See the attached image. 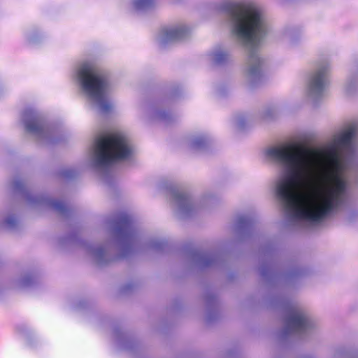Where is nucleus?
Returning a JSON list of instances; mask_svg holds the SVG:
<instances>
[{"label": "nucleus", "instance_id": "nucleus-1", "mask_svg": "<svg viewBox=\"0 0 358 358\" xmlns=\"http://www.w3.org/2000/svg\"><path fill=\"white\" fill-rule=\"evenodd\" d=\"M357 131L358 122H353L325 147L334 171L320 181L315 180L323 161L318 149L288 141L264 150V159L280 171L274 187L288 225L296 228L317 225L347 205L350 195L343 173L356 158Z\"/></svg>", "mask_w": 358, "mask_h": 358}, {"label": "nucleus", "instance_id": "nucleus-2", "mask_svg": "<svg viewBox=\"0 0 358 358\" xmlns=\"http://www.w3.org/2000/svg\"><path fill=\"white\" fill-rule=\"evenodd\" d=\"M217 13L227 17L236 38L248 53L245 82L253 88L266 80L264 61L257 48L267 32V22L262 9L247 1H220Z\"/></svg>", "mask_w": 358, "mask_h": 358}, {"label": "nucleus", "instance_id": "nucleus-3", "mask_svg": "<svg viewBox=\"0 0 358 358\" xmlns=\"http://www.w3.org/2000/svg\"><path fill=\"white\" fill-rule=\"evenodd\" d=\"M134 155V144L126 133L120 130L101 131L89 147L87 161L101 180L112 186L117 180V165L131 163Z\"/></svg>", "mask_w": 358, "mask_h": 358}, {"label": "nucleus", "instance_id": "nucleus-4", "mask_svg": "<svg viewBox=\"0 0 358 358\" xmlns=\"http://www.w3.org/2000/svg\"><path fill=\"white\" fill-rule=\"evenodd\" d=\"M71 77L80 94L101 113L113 108L109 97L112 81L110 72L92 57L83 58L72 67Z\"/></svg>", "mask_w": 358, "mask_h": 358}, {"label": "nucleus", "instance_id": "nucleus-5", "mask_svg": "<svg viewBox=\"0 0 358 358\" xmlns=\"http://www.w3.org/2000/svg\"><path fill=\"white\" fill-rule=\"evenodd\" d=\"M110 230L113 236V245L119 252L117 258L127 257L144 249L161 251L166 245L164 239L144 241L133 218L125 213L117 215L110 221Z\"/></svg>", "mask_w": 358, "mask_h": 358}, {"label": "nucleus", "instance_id": "nucleus-6", "mask_svg": "<svg viewBox=\"0 0 358 358\" xmlns=\"http://www.w3.org/2000/svg\"><path fill=\"white\" fill-rule=\"evenodd\" d=\"M20 122L24 131L41 145H52L64 139L60 127L48 122L44 115L33 107L24 109Z\"/></svg>", "mask_w": 358, "mask_h": 358}, {"label": "nucleus", "instance_id": "nucleus-7", "mask_svg": "<svg viewBox=\"0 0 358 358\" xmlns=\"http://www.w3.org/2000/svg\"><path fill=\"white\" fill-rule=\"evenodd\" d=\"M169 198L174 210L181 217L194 215L210 206L214 200L208 194L194 199L186 189L176 185L170 187Z\"/></svg>", "mask_w": 358, "mask_h": 358}, {"label": "nucleus", "instance_id": "nucleus-8", "mask_svg": "<svg viewBox=\"0 0 358 358\" xmlns=\"http://www.w3.org/2000/svg\"><path fill=\"white\" fill-rule=\"evenodd\" d=\"M314 324L305 311L297 304L287 305L284 315V327L282 334L284 338L289 336H302L313 328Z\"/></svg>", "mask_w": 358, "mask_h": 358}, {"label": "nucleus", "instance_id": "nucleus-9", "mask_svg": "<svg viewBox=\"0 0 358 358\" xmlns=\"http://www.w3.org/2000/svg\"><path fill=\"white\" fill-rule=\"evenodd\" d=\"M330 66L328 62L318 63L309 72L307 81V94L314 102L321 99L328 87Z\"/></svg>", "mask_w": 358, "mask_h": 358}, {"label": "nucleus", "instance_id": "nucleus-10", "mask_svg": "<svg viewBox=\"0 0 358 358\" xmlns=\"http://www.w3.org/2000/svg\"><path fill=\"white\" fill-rule=\"evenodd\" d=\"M192 32V27L185 23L165 26L162 27L157 33L156 41L159 46L164 48L173 43L187 38Z\"/></svg>", "mask_w": 358, "mask_h": 358}, {"label": "nucleus", "instance_id": "nucleus-11", "mask_svg": "<svg viewBox=\"0 0 358 358\" xmlns=\"http://www.w3.org/2000/svg\"><path fill=\"white\" fill-rule=\"evenodd\" d=\"M168 106L166 100H159L153 103H145L140 107L142 119L148 122H170L173 117V113L166 110Z\"/></svg>", "mask_w": 358, "mask_h": 358}, {"label": "nucleus", "instance_id": "nucleus-12", "mask_svg": "<svg viewBox=\"0 0 358 358\" xmlns=\"http://www.w3.org/2000/svg\"><path fill=\"white\" fill-rule=\"evenodd\" d=\"M13 186L16 192H22L29 202L37 204H44L50 207L61 215H68L69 207L65 202L59 200H52L46 196H32L28 192L24 183L20 180H15Z\"/></svg>", "mask_w": 358, "mask_h": 358}, {"label": "nucleus", "instance_id": "nucleus-13", "mask_svg": "<svg viewBox=\"0 0 358 358\" xmlns=\"http://www.w3.org/2000/svg\"><path fill=\"white\" fill-rule=\"evenodd\" d=\"M48 38V34L40 26L31 25L22 31L23 43L29 47H35L42 44Z\"/></svg>", "mask_w": 358, "mask_h": 358}, {"label": "nucleus", "instance_id": "nucleus-14", "mask_svg": "<svg viewBox=\"0 0 358 358\" xmlns=\"http://www.w3.org/2000/svg\"><path fill=\"white\" fill-rule=\"evenodd\" d=\"M87 250L99 264H107L116 258L112 254V245L108 243L95 246L87 245Z\"/></svg>", "mask_w": 358, "mask_h": 358}, {"label": "nucleus", "instance_id": "nucleus-15", "mask_svg": "<svg viewBox=\"0 0 358 358\" xmlns=\"http://www.w3.org/2000/svg\"><path fill=\"white\" fill-rule=\"evenodd\" d=\"M194 262L200 267H209L216 264L219 261V256L214 253H207L195 251L192 254Z\"/></svg>", "mask_w": 358, "mask_h": 358}, {"label": "nucleus", "instance_id": "nucleus-16", "mask_svg": "<svg viewBox=\"0 0 358 358\" xmlns=\"http://www.w3.org/2000/svg\"><path fill=\"white\" fill-rule=\"evenodd\" d=\"M129 6L132 10L138 15L149 14L158 10L159 1H131Z\"/></svg>", "mask_w": 358, "mask_h": 358}, {"label": "nucleus", "instance_id": "nucleus-17", "mask_svg": "<svg viewBox=\"0 0 358 358\" xmlns=\"http://www.w3.org/2000/svg\"><path fill=\"white\" fill-rule=\"evenodd\" d=\"M255 226L254 218L248 215H241L236 217L235 229L241 234H249L253 230Z\"/></svg>", "mask_w": 358, "mask_h": 358}, {"label": "nucleus", "instance_id": "nucleus-18", "mask_svg": "<svg viewBox=\"0 0 358 358\" xmlns=\"http://www.w3.org/2000/svg\"><path fill=\"white\" fill-rule=\"evenodd\" d=\"M343 90L348 95H352L358 91V69H352L343 84Z\"/></svg>", "mask_w": 358, "mask_h": 358}, {"label": "nucleus", "instance_id": "nucleus-19", "mask_svg": "<svg viewBox=\"0 0 358 358\" xmlns=\"http://www.w3.org/2000/svg\"><path fill=\"white\" fill-rule=\"evenodd\" d=\"M211 61L217 65L227 63L230 59L229 52L223 47H216L210 54Z\"/></svg>", "mask_w": 358, "mask_h": 358}, {"label": "nucleus", "instance_id": "nucleus-20", "mask_svg": "<svg viewBox=\"0 0 358 358\" xmlns=\"http://www.w3.org/2000/svg\"><path fill=\"white\" fill-rule=\"evenodd\" d=\"M210 141L208 136L206 134H199L194 135L189 141V146L194 150H201L207 147Z\"/></svg>", "mask_w": 358, "mask_h": 358}, {"label": "nucleus", "instance_id": "nucleus-21", "mask_svg": "<svg viewBox=\"0 0 358 358\" xmlns=\"http://www.w3.org/2000/svg\"><path fill=\"white\" fill-rule=\"evenodd\" d=\"M276 115V109L273 107H267L264 108L259 114V118L262 120H269Z\"/></svg>", "mask_w": 358, "mask_h": 358}, {"label": "nucleus", "instance_id": "nucleus-22", "mask_svg": "<svg viewBox=\"0 0 358 358\" xmlns=\"http://www.w3.org/2000/svg\"><path fill=\"white\" fill-rule=\"evenodd\" d=\"M234 122L238 129H243L251 122V118L245 115H240L236 117Z\"/></svg>", "mask_w": 358, "mask_h": 358}, {"label": "nucleus", "instance_id": "nucleus-23", "mask_svg": "<svg viewBox=\"0 0 358 358\" xmlns=\"http://www.w3.org/2000/svg\"><path fill=\"white\" fill-rule=\"evenodd\" d=\"M34 282V278L31 274H25L17 281V286L21 288L29 287L33 285Z\"/></svg>", "mask_w": 358, "mask_h": 358}, {"label": "nucleus", "instance_id": "nucleus-24", "mask_svg": "<svg viewBox=\"0 0 358 358\" xmlns=\"http://www.w3.org/2000/svg\"><path fill=\"white\" fill-rule=\"evenodd\" d=\"M17 223V219L15 215H10L4 220L1 222V228L3 227L8 229H14Z\"/></svg>", "mask_w": 358, "mask_h": 358}, {"label": "nucleus", "instance_id": "nucleus-25", "mask_svg": "<svg viewBox=\"0 0 358 358\" xmlns=\"http://www.w3.org/2000/svg\"><path fill=\"white\" fill-rule=\"evenodd\" d=\"M76 173L71 169H66L61 171L60 175L65 178H72L76 176Z\"/></svg>", "mask_w": 358, "mask_h": 358}, {"label": "nucleus", "instance_id": "nucleus-26", "mask_svg": "<svg viewBox=\"0 0 358 358\" xmlns=\"http://www.w3.org/2000/svg\"><path fill=\"white\" fill-rule=\"evenodd\" d=\"M295 33V29L293 28H289L285 31L284 36L287 38L289 43L292 45L294 43L293 37Z\"/></svg>", "mask_w": 358, "mask_h": 358}, {"label": "nucleus", "instance_id": "nucleus-27", "mask_svg": "<svg viewBox=\"0 0 358 358\" xmlns=\"http://www.w3.org/2000/svg\"><path fill=\"white\" fill-rule=\"evenodd\" d=\"M122 341H124V340H127V337L124 336H121L120 338H118L117 339V343L120 345H122Z\"/></svg>", "mask_w": 358, "mask_h": 358}, {"label": "nucleus", "instance_id": "nucleus-28", "mask_svg": "<svg viewBox=\"0 0 358 358\" xmlns=\"http://www.w3.org/2000/svg\"><path fill=\"white\" fill-rule=\"evenodd\" d=\"M261 273L264 277L267 275L266 273L263 269L261 271Z\"/></svg>", "mask_w": 358, "mask_h": 358}]
</instances>
